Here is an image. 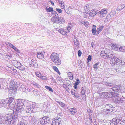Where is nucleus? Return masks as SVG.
I'll use <instances>...</instances> for the list:
<instances>
[{"instance_id":"obj_1","label":"nucleus","mask_w":125,"mask_h":125,"mask_svg":"<svg viewBox=\"0 0 125 125\" xmlns=\"http://www.w3.org/2000/svg\"><path fill=\"white\" fill-rule=\"evenodd\" d=\"M6 99L8 101V102L10 104L11 107L15 108L18 112H21L23 110L25 109V108H24L25 106L24 105L23 103H21V101H18L17 103L15 102H13L12 103L14 98L11 97Z\"/></svg>"},{"instance_id":"obj_2","label":"nucleus","mask_w":125,"mask_h":125,"mask_svg":"<svg viewBox=\"0 0 125 125\" xmlns=\"http://www.w3.org/2000/svg\"><path fill=\"white\" fill-rule=\"evenodd\" d=\"M13 113H10L7 114L6 115V120L5 123L7 124H12L15 122V121L18 118V114L17 112H14L12 110Z\"/></svg>"},{"instance_id":"obj_3","label":"nucleus","mask_w":125,"mask_h":125,"mask_svg":"<svg viewBox=\"0 0 125 125\" xmlns=\"http://www.w3.org/2000/svg\"><path fill=\"white\" fill-rule=\"evenodd\" d=\"M51 60L56 65H59L61 64V62L59 54L56 53H53L50 56Z\"/></svg>"},{"instance_id":"obj_4","label":"nucleus","mask_w":125,"mask_h":125,"mask_svg":"<svg viewBox=\"0 0 125 125\" xmlns=\"http://www.w3.org/2000/svg\"><path fill=\"white\" fill-rule=\"evenodd\" d=\"M105 107L107 108L106 109L103 110V112H105V115H107L108 113H110L113 111V106L111 104H109L105 105Z\"/></svg>"},{"instance_id":"obj_5","label":"nucleus","mask_w":125,"mask_h":125,"mask_svg":"<svg viewBox=\"0 0 125 125\" xmlns=\"http://www.w3.org/2000/svg\"><path fill=\"white\" fill-rule=\"evenodd\" d=\"M2 107H4L7 108H9L11 107L10 104L8 102V101L6 99H2L1 101Z\"/></svg>"},{"instance_id":"obj_6","label":"nucleus","mask_w":125,"mask_h":125,"mask_svg":"<svg viewBox=\"0 0 125 125\" xmlns=\"http://www.w3.org/2000/svg\"><path fill=\"white\" fill-rule=\"evenodd\" d=\"M119 94H117L116 93L115 94L114 93L113 94L111 98H112L113 100L114 101V103H116V102H118L119 101L120 99L119 96Z\"/></svg>"},{"instance_id":"obj_7","label":"nucleus","mask_w":125,"mask_h":125,"mask_svg":"<svg viewBox=\"0 0 125 125\" xmlns=\"http://www.w3.org/2000/svg\"><path fill=\"white\" fill-rule=\"evenodd\" d=\"M25 106V107L24 108H25V109L23 110H26V112L27 113H31L32 111H33L32 109L31 103L30 104H28L26 107Z\"/></svg>"},{"instance_id":"obj_8","label":"nucleus","mask_w":125,"mask_h":125,"mask_svg":"<svg viewBox=\"0 0 125 125\" xmlns=\"http://www.w3.org/2000/svg\"><path fill=\"white\" fill-rule=\"evenodd\" d=\"M107 13V12L106 9H104L101 10L99 12H98V14L100 15V17H104L106 16Z\"/></svg>"},{"instance_id":"obj_9","label":"nucleus","mask_w":125,"mask_h":125,"mask_svg":"<svg viewBox=\"0 0 125 125\" xmlns=\"http://www.w3.org/2000/svg\"><path fill=\"white\" fill-rule=\"evenodd\" d=\"M114 93L113 92H108L103 93L102 94L104 96L105 98H112V96Z\"/></svg>"},{"instance_id":"obj_10","label":"nucleus","mask_w":125,"mask_h":125,"mask_svg":"<svg viewBox=\"0 0 125 125\" xmlns=\"http://www.w3.org/2000/svg\"><path fill=\"white\" fill-rule=\"evenodd\" d=\"M119 119L116 118H114L110 121V125H116L120 122Z\"/></svg>"},{"instance_id":"obj_11","label":"nucleus","mask_w":125,"mask_h":125,"mask_svg":"<svg viewBox=\"0 0 125 125\" xmlns=\"http://www.w3.org/2000/svg\"><path fill=\"white\" fill-rule=\"evenodd\" d=\"M120 88L119 86H118L115 85V86H113V88H112V90L113 91V93L115 94L116 92H119L120 90Z\"/></svg>"},{"instance_id":"obj_12","label":"nucleus","mask_w":125,"mask_h":125,"mask_svg":"<svg viewBox=\"0 0 125 125\" xmlns=\"http://www.w3.org/2000/svg\"><path fill=\"white\" fill-rule=\"evenodd\" d=\"M54 20L55 21L54 22H59L61 24L63 23L64 22V19L62 17L59 18V17L56 20Z\"/></svg>"},{"instance_id":"obj_13","label":"nucleus","mask_w":125,"mask_h":125,"mask_svg":"<svg viewBox=\"0 0 125 125\" xmlns=\"http://www.w3.org/2000/svg\"><path fill=\"white\" fill-rule=\"evenodd\" d=\"M16 62L17 64L18 65H21V66H18L17 67V68L18 69L21 70V71L24 70L25 69V67L22 65H21L19 62H18L17 61H15V63Z\"/></svg>"},{"instance_id":"obj_14","label":"nucleus","mask_w":125,"mask_h":125,"mask_svg":"<svg viewBox=\"0 0 125 125\" xmlns=\"http://www.w3.org/2000/svg\"><path fill=\"white\" fill-rule=\"evenodd\" d=\"M115 63L116 65V68H118L120 66V62L121 61V60H120L119 59L116 57L115 58Z\"/></svg>"},{"instance_id":"obj_15","label":"nucleus","mask_w":125,"mask_h":125,"mask_svg":"<svg viewBox=\"0 0 125 125\" xmlns=\"http://www.w3.org/2000/svg\"><path fill=\"white\" fill-rule=\"evenodd\" d=\"M58 31L63 35H67L68 31H66L65 30L63 29L62 28L58 30Z\"/></svg>"},{"instance_id":"obj_16","label":"nucleus","mask_w":125,"mask_h":125,"mask_svg":"<svg viewBox=\"0 0 125 125\" xmlns=\"http://www.w3.org/2000/svg\"><path fill=\"white\" fill-rule=\"evenodd\" d=\"M100 56L103 58L108 59L107 53L105 52V51H102L101 52Z\"/></svg>"},{"instance_id":"obj_17","label":"nucleus","mask_w":125,"mask_h":125,"mask_svg":"<svg viewBox=\"0 0 125 125\" xmlns=\"http://www.w3.org/2000/svg\"><path fill=\"white\" fill-rule=\"evenodd\" d=\"M97 14H98V12H96L94 10H91L89 13V16H90L93 17Z\"/></svg>"},{"instance_id":"obj_18","label":"nucleus","mask_w":125,"mask_h":125,"mask_svg":"<svg viewBox=\"0 0 125 125\" xmlns=\"http://www.w3.org/2000/svg\"><path fill=\"white\" fill-rule=\"evenodd\" d=\"M69 113L72 115H74L76 112L75 108H70L69 109Z\"/></svg>"},{"instance_id":"obj_19","label":"nucleus","mask_w":125,"mask_h":125,"mask_svg":"<svg viewBox=\"0 0 125 125\" xmlns=\"http://www.w3.org/2000/svg\"><path fill=\"white\" fill-rule=\"evenodd\" d=\"M10 88H15L16 84L13 80H11L10 81Z\"/></svg>"},{"instance_id":"obj_20","label":"nucleus","mask_w":125,"mask_h":125,"mask_svg":"<svg viewBox=\"0 0 125 125\" xmlns=\"http://www.w3.org/2000/svg\"><path fill=\"white\" fill-rule=\"evenodd\" d=\"M38 58L39 59H42L43 58V54L42 52H39L37 54Z\"/></svg>"},{"instance_id":"obj_21","label":"nucleus","mask_w":125,"mask_h":125,"mask_svg":"<svg viewBox=\"0 0 125 125\" xmlns=\"http://www.w3.org/2000/svg\"><path fill=\"white\" fill-rule=\"evenodd\" d=\"M52 13L53 14V15L52 17L54 19H55V20H56V19H58V18H59L58 15L56 12L55 11H52Z\"/></svg>"},{"instance_id":"obj_22","label":"nucleus","mask_w":125,"mask_h":125,"mask_svg":"<svg viewBox=\"0 0 125 125\" xmlns=\"http://www.w3.org/2000/svg\"><path fill=\"white\" fill-rule=\"evenodd\" d=\"M43 118L45 124H47V123H49L50 122V119L49 117L44 116L43 117Z\"/></svg>"},{"instance_id":"obj_23","label":"nucleus","mask_w":125,"mask_h":125,"mask_svg":"<svg viewBox=\"0 0 125 125\" xmlns=\"http://www.w3.org/2000/svg\"><path fill=\"white\" fill-rule=\"evenodd\" d=\"M125 5L124 4H121L118 6L116 10L118 11L123 9L125 7Z\"/></svg>"},{"instance_id":"obj_24","label":"nucleus","mask_w":125,"mask_h":125,"mask_svg":"<svg viewBox=\"0 0 125 125\" xmlns=\"http://www.w3.org/2000/svg\"><path fill=\"white\" fill-rule=\"evenodd\" d=\"M56 123L57 125H61L62 122L61 121H62V119L59 118L57 119H56L55 120Z\"/></svg>"},{"instance_id":"obj_25","label":"nucleus","mask_w":125,"mask_h":125,"mask_svg":"<svg viewBox=\"0 0 125 125\" xmlns=\"http://www.w3.org/2000/svg\"><path fill=\"white\" fill-rule=\"evenodd\" d=\"M27 124L25 120H22L19 122L17 125H27Z\"/></svg>"},{"instance_id":"obj_26","label":"nucleus","mask_w":125,"mask_h":125,"mask_svg":"<svg viewBox=\"0 0 125 125\" xmlns=\"http://www.w3.org/2000/svg\"><path fill=\"white\" fill-rule=\"evenodd\" d=\"M112 59V60L110 61V63L112 66L115 65L116 66L115 63V59L114 57Z\"/></svg>"},{"instance_id":"obj_27","label":"nucleus","mask_w":125,"mask_h":125,"mask_svg":"<svg viewBox=\"0 0 125 125\" xmlns=\"http://www.w3.org/2000/svg\"><path fill=\"white\" fill-rule=\"evenodd\" d=\"M104 27L103 26H101L97 29L96 32L98 34L99 33L103 30Z\"/></svg>"},{"instance_id":"obj_28","label":"nucleus","mask_w":125,"mask_h":125,"mask_svg":"<svg viewBox=\"0 0 125 125\" xmlns=\"http://www.w3.org/2000/svg\"><path fill=\"white\" fill-rule=\"evenodd\" d=\"M81 24H83L85 26L87 27H89V22L87 21H83L81 22Z\"/></svg>"},{"instance_id":"obj_29","label":"nucleus","mask_w":125,"mask_h":125,"mask_svg":"<svg viewBox=\"0 0 125 125\" xmlns=\"http://www.w3.org/2000/svg\"><path fill=\"white\" fill-rule=\"evenodd\" d=\"M31 64L34 66H38V63H37V61L36 60L32 59L31 60Z\"/></svg>"},{"instance_id":"obj_30","label":"nucleus","mask_w":125,"mask_h":125,"mask_svg":"<svg viewBox=\"0 0 125 125\" xmlns=\"http://www.w3.org/2000/svg\"><path fill=\"white\" fill-rule=\"evenodd\" d=\"M67 74L69 78L71 80H73V75L72 73V72H69Z\"/></svg>"},{"instance_id":"obj_31","label":"nucleus","mask_w":125,"mask_h":125,"mask_svg":"<svg viewBox=\"0 0 125 125\" xmlns=\"http://www.w3.org/2000/svg\"><path fill=\"white\" fill-rule=\"evenodd\" d=\"M45 10L47 12H52V11H54L53 10V8L51 7H49V8L46 7L45 9Z\"/></svg>"},{"instance_id":"obj_32","label":"nucleus","mask_w":125,"mask_h":125,"mask_svg":"<svg viewBox=\"0 0 125 125\" xmlns=\"http://www.w3.org/2000/svg\"><path fill=\"white\" fill-rule=\"evenodd\" d=\"M11 89H10V92H11L13 94H15L16 93V87H15V88H11Z\"/></svg>"},{"instance_id":"obj_33","label":"nucleus","mask_w":125,"mask_h":125,"mask_svg":"<svg viewBox=\"0 0 125 125\" xmlns=\"http://www.w3.org/2000/svg\"><path fill=\"white\" fill-rule=\"evenodd\" d=\"M113 54H112V52H109L108 53H107V58L108 59L109 58H113ZM113 57H114L113 56Z\"/></svg>"},{"instance_id":"obj_34","label":"nucleus","mask_w":125,"mask_h":125,"mask_svg":"<svg viewBox=\"0 0 125 125\" xmlns=\"http://www.w3.org/2000/svg\"><path fill=\"white\" fill-rule=\"evenodd\" d=\"M52 68L56 72L59 74L60 75V73L59 72L57 67L55 66H53L52 67Z\"/></svg>"},{"instance_id":"obj_35","label":"nucleus","mask_w":125,"mask_h":125,"mask_svg":"<svg viewBox=\"0 0 125 125\" xmlns=\"http://www.w3.org/2000/svg\"><path fill=\"white\" fill-rule=\"evenodd\" d=\"M99 65V63H96L93 65V67L94 68L95 71L97 70L98 69V65Z\"/></svg>"},{"instance_id":"obj_36","label":"nucleus","mask_w":125,"mask_h":125,"mask_svg":"<svg viewBox=\"0 0 125 125\" xmlns=\"http://www.w3.org/2000/svg\"><path fill=\"white\" fill-rule=\"evenodd\" d=\"M125 101V98L123 97V98H120L119 101L118 102H116V103H118V104L120 103L123 102Z\"/></svg>"},{"instance_id":"obj_37","label":"nucleus","mask_w":125,"mask_h":125,"mask_svg":"<svg viewBox=\"0 0 125 125\" xmlns=\"http://www.w3.org/2000/svg\"><path fill=\"white\" fill-rule=\"evenodd\" d=\"M32 84L35 87L37 88H39L40 87V86L36 83L33 82L32 83Z\"/></svg>"},{"instance_id":"obj_38","label":"nucleus","mask_w":125,"mask_h":125,"mask_svg":"<svg viewBox=\"0 0 125 125\" xmlns=\"http://www.w3.org/2000/svg\"><path fill=\"white\" fill-rule=\"evenodd\" d=\"M117 51H121L124 52H125V50L124 49V48L122 47H118Z\"/></svg>"},{"instance_id":"obj_39","label":"nucleus","mask_w":125,"mask_h":125,"mask_svg":"<svg viewBox=\"0 0 125 125\" xmlns=\"http://www.w3.org/2000/svg\"><path fill=\"white\" fill-rule=\"evenodd\" d=\"M32 106H31L32 107H31L33 111V110L34 109V108H36L37 107V106L36 105V104L35 103H32Z\"/></svg>"},{"instance_id":"obj_40","label":"nucleus","mask_w":125,"mask_h":125,"mask_svg":"<svg viewBox=\"0 0 125 125\" xmlns=\"http://www.w3.org/2000/svg\"><path fill=\"white\" fill-rule=\"evenodd\" d=\"M112 47L113 50L117 51L118 47H117L116 45L113 44L112 45Z\"/></svg>"},{"instance_id":"obj_41","label":"nucleus","mask_w":125,"mask_h":125,"mask_svg":"<svg viewBox=\"0 0 125 125\" xmlns=\"http://www.w3.org/2000/svg\"><path fill=\"white\" fill-rule=\"evenodd\" d=\"M45 88L47 89L48 90L52 92H53V90L50 87L47 86H45Z\"/></svg>"},{"instance_id":"obj_42","label":"nucleus","mask_w":125,"mask_h":125,"mask_svg":"<svg viewBox=\"0 0 125 125\" xmlns=\"http://www.w3.org/2000/svg\"><path fill=\"white\" fill-rule=\"evenodd\" d=\"M4 117L2 116L1 115H0V124H2L3 123Z\"/></svg>"},{"instance_id":"obj_43","label":"nucleus","mask_w":125,"mask_h":125,"mask_svg":"<svg viewBox=\"0 0 125 125\" xmlns=\"http://www.w3.org/2000/svg\"><path fill=\"white\" fill-rule=\"evenodd\" d=\"M35 74L36 76H37L38 77H41V74L40 73H39V72H36L35 73Z\"/></svg>"},{"instance_id":"obj_44","label":"nucleus","mask_w":125,"mask_h":125,"mask_svg":"<svg viewBox=\"0 0 125 125\" xmlns=\"http://www.w3.org/2000/svg\"><path fill=\"white\" fill-rule=\"evenodd\" d=\"M40 78L41 79L43 80H46L47 79V77L46 76H41Z\"/></svg>"},{"instance_id":"obj_45","label":"nucleus","mask_w":125,"mask_h":125,"mask_svg":"<svg viewBox=\"0 0 125 125\" xmlns=\"http://www.w3.org/2000/svg\"><path fill=\"white\" fill-rule=\"evenodd\" d=\"M44 119H43V117L40 120V123L42 125H44L45 124V122L44 121Z\"/></svg>"},{"instance_id":"obj_46","label":"nucleus","mask_w":125,"mask_h":125,"mask_svg":"<svg viewBox=\"0 0 125 125\" xmlns=\"http://www.w3.org/2000/svg\"><path fill=\"white\" fill-rule=\"evenodd\" d=\"M81 94H85V91L83 87L81 88Z\"/></svg>"},{"instance_id":"obj_47","label":"nucleus","mask_w":125,"mask_h":125,"mask_svg":"<svg viewBox=\"0 0 125 125\" xmlns=\"http://www.w3.org/2000/svg\"><path fill=\"white\" fill-rule=\"evenodd\" d=\"M82 97L83 99L85 100L86 98V95L85 94H82Z\"/></svg>"},{"instance_id":"obj_48","label":"nucleus","mask_w":125,"mask_h":125,"mask_svg":"<svg viewBox=\"0 0 125 125\" xmlns=\"http://www.w3.org/2000/svg\"><path fill=\"white\" fill-rule=\"evenodd\" d=\"M106 85L109 87L112 86L113 85V84L110 83H106Z\"/></svg>"},{"instance_id":"obj_49","label":"nucleus","mask_w":125,"mask_h":125,"mask_svg":"<svg viewBox=\"0 0 125 125\" xmlns=\"http://www.w3.org/2000/svg\"><path fill=\"white\" fill-rule=\"evenodd\" d=\"M74 45L76 46H78V41L76 40V41H74Z\"/></svg>"},{"instance_id":"obj_50","label":"nucleus","mask_w":125,"mask_h":125,"mask_svg":"<svg viewBox=\"0 0 125 125\" xmlns=\"http://www.w3.org/2000/svg\"><path fill=\"white\" fill-rule=\"evenodd\" d=\"M91 56L90 55H89L87 58V60L88 62H90L91 61Z\"/></svg>"},{"instance_id":"obj_51","label":"nucleus","mask_w":125,"mask_h":125,"mask_svg":"<svg viewBox=\"0 0 125 125\" xmlns=\"http://www.w3.org/2000/svg\"><path fill=\"white\" fill-rule=\"evenodd\" d=\"M120 63V66L121 65H122L123 66H125V62L124 61L122 62V61L121 60V62Z\"/></svg>"},{"instance_id":"obj_52","label":"nucleus","mask_w":125,"mask_h":125,"mask_svg":"<svg viewBox=\"0 0 125 125\" xmlns=\"http://www.w3.org/2000/svg\"><path fill=\"white\" fill-rule=\"evenodd\" d=\"M82 54V52L80 50H79L78 51V56H79V57Z\"/></svg>"},{"instance_id":"obj_53","label":"nucleus","mask_w":125,"mask_h":125,"mask_svg":"<svg viewBox=\"0 0 125 125\" xmlns=\"http://www.w3.org/2000/svg\"><path fill=\"white\" fill-rule=\"evenodd\" d=\"M125 125V120H123L120 122V125Z\"/></svg>"},{"instance_id":"obj_54","label":"nucleus","mask_w":125,"mask_h":125,"mask_svg":"<svg viewBox=\"0 0 125 125\" xmlns=\"http://www.w3.org/2000/svg\"><path fill=\"white\" fill-rule=\"evenodd\" d=\"M66 83H67V85L69 86H71V83L69 82V80L66 81Z\"/></svg>"},{"instance_id":"obj_55","label":"nucleus","mask_w":125,"mask_h":125,"mask_svg":"<svg viewBox=\"0 0 125 125\" xmlns=\"http://www.w3.org/2000/svg\"><path fill=\"white\" fill-rule=\"evenodd\" d=\"M51 125H57L55 120H53L52 121Z\"/></svg>"},{"instance_id":"obj_56","label":"nucleus","mask_w":125,"mask_h":125,"mask_svg":"<svg viewBox=\"0 0 125 125\" xmlns=\"http://www.w3.org/2000/svg\"><path fill=\"white\" fill-rule=\"evenodd\" d=\"M56 10L58 11L59 13H61L62 11V10L56 8Z\"/></svg>"},{"instance_id":"obj_57","label":"nucleus","mask_w":125,"mask_h":125,"mask_svg":"<svg viewBox=\"0 0 125 125\" xmlns=\"http://www.w3.org/2000/svg\"><path fill=\"white\" fill-rule=\"evenodd\" d=\"M75 90H72L71 91V94L73 95H74L75 94Z\"/></svg>"},{"instance_id":"obj_58","label":"nucleus","mask_w":125,"mask_h":125,"mask_svg":"<svg viewBox=\"0 0 125 125\" xmlns=\"http://www.w3.org/2000/svg\"><path fill=\"white\" fill-rule=\"evenodd\" d=\"M59 104L61 105V106L63 107H64L65 106V105L62 102H60L59 103Z\"/></svg>"},{"instance_id":"obj_59","label":"nucleus","mask_w":125,"mask_h":125,"mask_svg":"<svg viewBox=\"0 0 125 125\" xmlns=\"http://www.w3.org/2000/svg\"><path fill=\"white\" fill-rule=\"evenodd\" d=\"M92 31L93 34V35H95L96 33V29H92Z\"/></svg>"},{"instance_id":"obj_60","label":"nucleus","mask_w":125,"mask_h":125,"mask_svg":"<svg viewBox=\"0 0 125 125\" xmlns=\"http://www.w3.org/2000/svg\"><path fill=\"white\" fill-rule=\"evenodd\" d=\"M16 52H18L19 51V50L17 49V48L16 47H15L14 46H13V47L12 48Z\"/></svg>"},{"instance_id":"obj_61","label":"nucleus","mask_w":125,"mask_h":125,"mask_svg":"<svg viewBox=\"0 0 125 125\" xmlns=\"http://www.w3.org/2000/svg\"><path fill=\"white\" fill-rule=\"evenodd\" d=\"M87 112H88L89 114V116H91V115H92L91 114V115L90 114L92 113V111L91 110H90V109H87Z\"/></svg>"},{"instance_id":"obj_62","label":"nucleus","mask_w":125,"mask_h":125,"mask_svg":"<svg viewBox=\"0 0 125 125\" xmlns=\"http://www.w3.org/2000/svg\"><path fill=\"white\" fill-rule=\"evenodd\" d=\"M71 27L70 26H68L67 28V31H68V32H69L70 31V30H71Z\"/></svg>"},{"instance_id":"obj_63","label":"nucleus","mask_w":125,"mask_h":125,"mask_svg":"<svg viewBox=\"0 0 125 125\" xmlns=\"http://www.w3.org/2000/svg\"><path fill=\"white\" fill-rule=\"evenodd\" d=\"M74 95L75 97L78 98H79L80 97L79 95L78 94H77L76 93H75Z\"/></svg>"},{"instance_id":"obj_64","label":"nucleus","mask_w":125,"mask_h":125,"mask_svg":"<svg viewBox=\"0 0 125 125\" xmlns=\"http://www.w3.org/2000/svg\"><path fill=\"white\" fill-rule=\"evenodd\" d=\"M114 13V11L112 12V11L110 13V16H111V17L113 16L115 14H113V13Z\"/></svg>"}]
</instances>
